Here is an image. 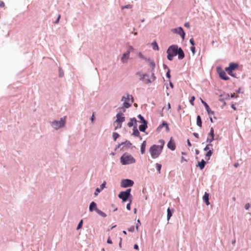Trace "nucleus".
<instances>
[{"label": "nucleus", "mask_w": 251, "mask_h": 251, "mask_svg": "<svg viewBox=\"0 0 251 251\" xmlns=\"http://www.w3.org/2000/svg\"><path fill=\"white\" fill-rule=\"evenodd\" d=\"M167 58L169 61H172L174 57L176 55L178 56V59L182 60L185 57V54L180 47H178L177 45H172L170 46L167 50Z\"/></svg>", "instance_id": "obj_1"}, {"label": "nucleus", "mask_w": 251, "mask_h": 251, "mask_svg": "<svg viewBox=\"0 0 251 251\" xmlns=\"http://www.w3.org/2000/svg\"><path fill=\"white\" fill-rule=\"evenodd\" d=\"M135 158L130 154L124 153L120 157V162L123 165H126L135 163Z\"/></svg>", "instance_id": "obj_2"}, {"label": "nucleus", "mask_w": 251, "mask_h": 251, "mask_svg": "<svg viewBox=\"0 0 251 251\" xmlns=\"http://www.w3.org/2000/svg\"><path fill=\"white\" fill-rule=\"evenodd\" d=\"M131 189L128 188L124 191H121L118 195V197L122 200L123 202L132 200V196L131 194Z\"/></svg>", "instance_id": "obj_3"}, {"label": "nucleus", "mask_w": 251, "mask_h": 251, "mask_svg": "<svg viewBox=\"0 0 251 251\" xmlns=\"http://www.w3.org/2000/svg\"><path fill=\"white\" fill-rule=\"evenodd\" d=\"M239 67V65L236 62H230L229 63L228 66L225 68V71L227 73L232 77H237L236 74L233 73V71L237 70Z\"/></svg>", "instance_id": "obj_4"}, {"label": "nucleus", "mask_w": 251, "mask_h": 251, "mask_svg": "<svg viewBox=\"0 0 251 251\" xmlns=\"http://www.w3.org/2000/svg\"><path fill=\"white\" fill-rule=\"evenodd\" d=\"M121 101H124L123 106L125 108H128L134 102V98L132 95H129L128 93H126V96H123L122 97Z\"/></svg>", "instance_id": "obj_5"}, {"label": "nucleus", "mask_w": 251, "mask_h": 251, "mask_svg": "<svg viewBox=\"0 0 251 251\" xmlns=\"http://www.w3.org/2000/svg\"><path fill=\"white\" fill-rule=\"evenodd\" d=\"M162 151V148H160L158 145H152L149 149V151L151 153V156L153 159L157 158L161 154Z\"/></svg>", "instance_id": "obj_6"}, {"label": "nucleus", "mask_w": 251, "mask_h": 251, "mask_svg": "<svg viewBox=\"0 0 251 251\" xmlns=\"http://www.w3.org/2000/svg\"><path fill=\"white\" fill-rule=\"evenodd\" d=\"M65 119L63 118H61L59 121L54 120L52 122H50L51 126L55 129H58L64 127L65 125Z\"/></svg>", "instance_id": "obj_7"}, {"label": "nucleus", "mask_w": 251, "mask_h": 251, "mask_svg": "<svg viewBox=\"0 0 251 251\" xmlns=\"http://www.w3.org/2000/svg\"><path fill=\"white\" fill-rule=\"evenodd\" d=\"M171 31L174 33L179 35L182 38V40H184L186 34L182 27L179 26L176 28H172L171 29Z\"/></svg>", "instance_id": "obj_8"}, {"label": "nucleus", "mask_w": 251, "mask_h": 251, "mask_svg": "<svg viewBox=\"0 0 251 251\" xmlns=\"http://www.w3.org/2000/svg\"><path fill=\"white\" fill-rule=\"evenodd\" d=\"M134 181L130 179H123L121 181V186L123 188H128L132 187L134 185Z\"/></svg>", "instance_id": "obj_9"}, {"label": "nucleus", "mask_w": 251, "mask_h": 251, "mask_svg": "<svg viewBox=\"0 0 251 251\" xmlns=\"http://www.w3.org/2000/svg\"><path fill=\"white\" fill-rule=\"evenodd\" d=\"M133 50V48L132 46H130L128 47L127 50L123 54L122 56L121 57V61L124 63L127 62V60L129 59L130 52Z\"/></svg>", "instance_id": "obj_10"}, {"label": "nucleus", "mask_w": 251, "mask_h": 251, "mask_svg": "<svg viewBox=\"0 0 251 251\" xmlns=\"http://www.w3.org/2000/svg\"><path fill=\"white\" fill-rule=\"evenodd\" d=\"M217 71L220 78L224 80H228L230 78L226 75V72L219 67H217Z\"/></svg>", "instance_id": "obj_11"}, {"label": "nucleus", "mask_w": 251, "mask_h": 251, "mask_svg": "<svg viewBox=\"0 0 251 251\" xmlns=\"http://www.w3.org/2000/svg\"><path fill=\"white\" fill-rule=\"evenodd\" d=\"M125 117L122 113H118L116 115V120L115 123L117 125H120V126H122V123L125 121Z\"/></svg>", "instance_id": "obj_12"}, {"label": "nucleus", "mask_w": 251, "mask_h": 251, "mask_svg": "<svg viewBox=\"0 0 251 251\" xmlns=\"http://www.w3.org/2000/svg\"><path fill=\"white\" fill-rule=\"evenodd\" d=\"M200 99H201V103L204 106L205 109L208 116H211V115H214V112L211 110V109H210L209 106L208 105V104L204 100H203L202 99L200 98Z\"/></svg>", "instance_id": "obj_13"}, {"label": "nucleus", "mask_w": 251, "mask_h": 251, "mask_svg": "<svg viewBox=\"0 0 251 251\" xmlns=\"http://www.w3.org/2000/svg\"><path fill=\"white\" fill-rule=\"evenodd\" d=\"M137 121L135 118H130L129 122L128 123L127 126L129 127L137 126Z\"/></svg>", "instance_id": "obj_14"}, {"label": "nucleus", "mask_w": 251, "mask_h": 251, "mask_svg": "<svg viewBox=\"0 0 251 251\" xmlns=\"http://www.w3.org/2000/svg\"><path fill=\"white\" fill-rule=\"evenodd\" d=\"M168 148L172 151L176 149V144L172 138H171L170 141L167 143Z\"/></svg>", "instance_id": "obj_15"}, {"label": "nucleus", "mask_w": 251, "mask_h": 251, "mask_svg": "<svg viewBox=\"0 0 251 251\" xmlns=\"http://www.w3.org/2000/svg\"><path fill=\"white\" fill-rule=\"evenodd\" d=\"M202 200L204 203L206 205H209L210 204L209 202V194L206 192H205L202 196Z\"/></svg>", "instance_id": "obj_16"}, {"label": "nucleus", "mask_w": 251, "mask_h": 251, "mask_svg": "<svg viewBox=\"0 0 251 251\" xmlns=\"http://www.w3.org/2000/svg\"><path fill=\"white\" fill-rule=\"evenodd\" d=\"M89 209L90 212H93L94 210L97 212V209H98L97 203L95 201H92L89 205Z\"/></svg>", "instance_id": "obj_17"}, {"label": "nucleus", "mask_w": 251, "mask_h": 251, "mask_svg": "<svg viewBox=\"0 0 251 251\" xmlns=\"http://www.w3.org/2000/svg\"><path fill=\"white\" fill-rule=\"evenodd\" d=\"M175 211V210L173 208H168L167 209V221H169L170 219V218L173 216V214Z\"/></svg>", "instance_id": "obj_18"}, {"label": "nucleus", "mask_w": 251, "mask_h": 251, "mask_svg": "<svg viewBox=\"0 0 251 251\" xmlns=\"http://www.w3.org/2000/svg\"><path fill=\"white\" fill-rule=\"evenodd\" d=\"M148 127V122L141 123L139 126V129L140 131L144 132Z\"/></svg>", "instance_id": "obj_19"}, {"label": "nucleus", "mask_w": 251, "mask_h": 251, "mask_svg": "<svg viewBox=\"0 0 251 251\" xmlns=\"http://www.w3.org/2000/svg\"><path fill=\"white\" fill-rule=\"evenodd\" d=\"M206 164V162L203 159H202L201 161L198 162L197 166L199 167L201 170H202L204 169Z\"/></svg>", "instance_id": "obj_20"}, {"label": "nucleus", "mask_w": 251, "mask_h": 251, "mask_svg": "<svg viewBox=\"0 0 251 251\" xmlns=\"http://www.w3.org/2000/svg\"><path fill=\"white\" fill-rule=\"evenodd\" d=\"M132 135L134 137H140V140L142 139V138L140 136V133L137 128V126H134V127L133 128Z\"/></svg>", "instance_id": "obj_21"}, {"label": "nucleus", "mask_w": 251, "mask_h": 251, "mask_svg": "<svg viewBox=\"0 0 251 251\" xmlns=\"http://www.w3.org/2000/svg\"><path fill=\"white\" fill-rule=\"evenodd\" d=\"M146 147V141H144L141 145L140 151L141 154H143L145 153Z\"/></svg>", "instance_id": "obj_22"}, {"label": "nucleus", "mask_w": 251, "mask_h": 251, "mask_svg": "<svg viewBox=\"0 0 251 251\" xmlns=\"http://www.w3.org/2000/svg\"><path fill=\"white\" fill-rule=\"evenodd\" d=\"M213 154V149L212 150H209L207 152H206L205 154V158L207 160H209L210 159V157L212 156Z\"/></svg>", "instance_id": "obj_23"}, {"label": "nucleus", "mask_w": 251, "mask_h": 251, "mask_svg": "<svg viewBox=\"0 0 251 251\" xmlns=\"http://www.w3.org/2000/svg\"><path fill=\"white\" fill-rule=\"evenodd\" d=\"M202 123L201 117L200 115H198L197 117V125L201 127L202 126Z\"/></svg>", "instance_id": "obj_24"}, {"label": "nucleus", "mask_w": 251, "mask_h": 251, "mask_svg": "<svg viewBox=\"0 0 251 251\" xmlns=\"http://www.w3.org/2000/svg\"><path fill=\"white\" fill-rule=\"evenodd\" d=\"M147 62L149 63V65L151 68V70L154 71L155 67V64L154 62L150 59H149L147 60Z\"/></svg>", "instance_id": "obj_25"}, {"label": "nucleus", "mask_w": 251, "mask_h": 251, "mask_svg": "<svg viewBox=\"0 0 251 251\" xmlns=\"http://www.w3.org/2000/svg\"><path fill=\"white\" fill-rule=\"evenodd\" d=\"M167 123L166 121H162V123L157 128V130L158 131H159L161 130V129H162L164 127H165V126H167Z\"/></svg>", "instance_id": "obj_26"}, {"label": "nucleus", "mask_w": 251, "mask_h": 251, "mask_svg": "<svg viewBox=\"0 0 251 251\" xmlns=\"http://www.w3.org/2000/svg\"><path fill=\"white\" fill-rule=\"evenodd\" d=\"M151 46L152 47V49L154 50H159V47L158 46V44L156 41H153L151 43Z\"/></svg>", "instance_id": "obj_27"}, {"label": "nucleus", "mask_w": 251, "mask_h": 251, "mask_svg": "<svg viewBox=\"0 0 251 251\" xmlns=\"http://www.w3.org/2000/svg\"><path fill=\"white\" fill-rule=\"evenodd\" d=\"M122 144H123V146H126L128 148H129L132 145V144L130 143V142L128 140H126L125 142H122Z\"/></svg>", "instance_id": "obj_28"}, {"label": "nucleus", "mask_w": 251, "mask_h": 251, "mask_svg": "<svg viewBox=\"0 0 251 251\" xmlns=\"http://www.w3.org/2000/svg\"><path fill=\"white\" fill-rule=\"evenodd\" d=\"M96 212L102 217H106L107 216V215L104 212L100 209H97Z\"/></svg>", "instance_id": "obj_29"}, {"label": "nucleus", "mask_w": 251, "mask_h": 251, "mask_svg": "<svg viewBox=\"0 0 251 251\" xmlns=\"http://www.w3.org/2000/svg\"><path fill=\"white\" fill-rule=\"evenodd\" d=\"M138 118L140 120L141 123H146L148 122L144 118V117L141 115V114H139L137 116Z\"/></svg>", "instance_id": "obj_30"}, {"label": "nucleus", "mask_w": 251, "mask_h": 251, "mask_svg": "<svg viewBox=\"0 0 251 251\" xmlns=\"http://www.w3.org/2000/svg\"><path fill=\"white\" fill-rule=\"evenodd\" d=\"M83 224V220H81L77 226L76 230H79V229H81L82 227Z\"/></svg>", "instance_id": "obj_31"}, {"label": "nucleus", "mask_w": 251, "mask_h": 251, "mask_svg": "<svg viewBox=\"0 0 251 251\" xmlns=\"http://www.w3.org/2000/svg\"><path fill=\"white\" fill-rule=\"evenodd\" d=\"M120 137V134L117 132H113V138L114 141H116V140Z\"/></svg>", "instance_id": "obj_32"}, {"label": "nucleus", "mask_w": 251, "mask_h": 251, "mask_svg": "<svg viewBox=\"0 0 251 251\" xmlns=\"http://www.w3.org/2000/svg\"><path fill=\"white\" fill-rule=\"evenodd\" d=\"M140 77V80L141 81H144L145 77H149V75L147 74H142Z\"/></svg>", "instance_id": "obj_33"}, {"label": "nucleus", "mask_w": 251, "mask_h": 251, "mask_svg": "<svg viewBox=\"0 0 251 251\" xmlns=\"http://www.w3.org/2000/svg\"><path fill=\"white\" fill-rule=\"evenodd\" d=\"M208 136L209 137H215L214 130L213 127H211L210 132L208 133Z\"/></svg>", "instance_id": "obj_34"}, {"label": "nucleus", "mask_w": 251, "mask_h": 251, "mask_svg": "<svg viewBox=\"0 0 251 251\" xmlns=\"http://www.w3.org/2000/svg\"><path fill=\"white\" fill-rule=\"evenodd\" d=\"M161 168H162L161 164H159V163H156V170L157 171V172L159 174H160V171H161Z\"/></svg>", "instance_id": "obj_35"}, {"label": "nucleus", "mask_w": 251, "mask_h": 251, "mask_svg": "<svg viewBox=\"0 0 251 251\" xmlns=\"http://www.w3.org/2000/svg\"><path fill=\"white\" fill-rule=\"evenodd\" d=\"M195 99H196L195 97L194 96L191 97V98L190 99L189 102H190V104L193 106L194 105V101H195Z\"/></svg>", "instance_id": "obj_36"}, {"label": "nucleus", "mask_w": 251, "mask_h": 251, "mask_svg": "<svg viewBox=\"0 0 251 251\" xmlns=\"http://www.w3.org/2000/svg\"><path fill=\"white\" fill-rule=\"evenodd\" d=\"M214 140H215V137H207V139H206V142H207V143H212Z\"/></svg>", "instance_id": "obj_37"}, {"label": "nucleus", "mask_w": 251, "mask_h": 251, "mask_svg": "<svg viewBox=\"0 0 251 251\" xmlns=\"http://www.w3.org/2000/svg\"><path fill=\"white\" fill-rule=\"evenodd\" d=\"M159 143L160 144V145H158L160 148H162V150H163V147L165 144V141L163 140H159Z\"/></svg>", "instance_id": "obj_38"}, {"label": "nucleus", "mask_w": 251, "mask_h": 251, "mask_svg": "<svg viewBox=\"0 0 251 251\" xmlns=\"http://www.w3.org/2000/svg\"><path fill=\"white\" fill-rule=\"evenodd\" d=\"M145 84H148L149 83H151L152 81L151 79H150L149 77H145L144 81H143Z\"/></svg>", "instance_id": "obj_39"}, {"label": "nucleus", "mask_w": 251, "mask_h": 251, "mask_svg": "<svg viewBox=\"0 0 251 251\" xmlns=\"http://www.w3.org/2000/svg\"><path fill=\"white\" fill-rule=\"evenodd\" d=\"M138 56L143 59V60H145V61H147V60L149 59L148 58H147V57H146L145 56H144L141 52H139V54H138Z\"/></svg>", "instance_id": "obj_40"}, {"label": "nucleus", "mask_w": 251, "mask_h": 251, "mask_svg": "<svg viewBox=\"0 0 251 251\" xmlns=\"http://www.w3.org/2000/svg\"><path fill=\"white\" fill-rule=\"evenodd\" d=\"M101 189L99 188H97L95 190V191L94 192V195L95 196H97L98 194L100 192Z\"/></svg>", "instance_id": "obj_41"}, {"label": "nucleus", "mask_w": 251, "mask_h": 251, "mask_svg": "<svg viewBox=\"0 0 251 251\" xmlns=\"http://www.w3.org/2000/svg\"><path fill=\"white\" fill-rule=\"evenodd\" d=\"M132 203V200L129 201V202L126 204V209L128 210L131 209V204Z\"/></svg>", "instance_id": "obj_42"}, {"label": "nucleus", "mask_w": 251, "mask_h": 251, "mask_svg": "<svg viewBox=\"0 0 251 251\" xmlns=\"http://www.w3.org/2000/svg\"><path fill=\"white\" fill-rule=\"evenodd\" d=\"M132 6L130 4H127L125 6H123L122 7V9H131L132 8Z\"/></svg>", "instance_id": "obj_43"}, {"label": "nucleus", "mask_w": 251, "mask_h": 251, "mask_svg": "<svg viewBox=\"0 0 251 251\" xmlns=\"http://www.w3.org/2000/svg\"><path fill=\"white\" fill-rule=\"evenodd\" d=\"M170 72H171V71H170V69H168V70L167 71V72L166 74V76L168 78H170L171 77Z\"/></svg>", "instance_id": "obj_44"}, {"label": "nucleus", "mask_w": 251, "mask_h": 251, "mask_svg": "<svg viewBox=\"0 0 251 251\" xmlns=\"http://www.w3.org/2000/svg\"><path fill=\"white\" fill-rule=\"evenodd\" d=\"M59 77H61L64 75V73L61 68H59Z\"/></svg>", "instance_id": "obj_45"}, {"label": "nucleus", "mask_w": 251, "mask_h": 251, "mask_svg": "<svg viewBox=\"0 0 251 251\" xmlns=\"http://www.w3.org/2000/svg\"><path fill=\"white\" fill-rule=\"evenodd\" d=\"M151 78L152 79V81H154L156 79V77L154 75V71L151 70Z\"/></svg>", "instance_id": "obj_46"}, {"label": "nucleus", "mask_w": 251, "mask_h": 251, "mask_svg": "<svg viewBox=\"0 0 251 251\" xmlns=\"http://www.w3.org/2000/svg\"><path fill=\"white\" fill-rule=\"evenodd\" d=\"M60 18H61V15L60 14H59L57 16L56 20L53 22L54 24H58L59 22Z\"/></svg>", "instance_id": "obj_47"}, {"label": "nucleus", "mask_w": 251, "mask_h": 251, "mask_svg": "<svg viewBox=\"0 0 251 251\" xmlns=\"http://www.w3.org/2000/svg\"><path fill=\"white\" fill-rule=\"evenodd\" d=\"M95 120H96V117L94 115V113H93L92 116L90 118V120L92 123H94V121H95Z\"/></svg>", "instance_id": "obj_48"}, {"label": "nucleus", "mask_w": 251, "mask_h": 251, "mask_svg": "<svg viewBox=\"0 0 251 251\" xmlns=\"http://www.w3.org/2000/svg\"><path fill=\"white\" fill-rule=\"evenodd\" d=\"M190 43L192 46H194L195 45V41L193 38H191L189 40Z\"/></svg>", "instance_id": "obj_49"}, {"label": "nucleus", "mask_w": 251, "mask_h": 251, "mask_svg": "<svg viewBox=\"0 0 251 251\" xmlns=\"http://www.w3.org/2000/svg\"><path fill=\"white\" fill-rule=\"evenodd\" d=\"M190 50L192 51V52L193 53V54H194L195 53V52H196L195 46H191L190 47Z\"/></svg>", "instance_id": "obj_50"}, {"label": "nucleus", "mask_w": 251, "mask_h": 251, "mask_svg": "<svg viewBox=\"0 0 251 251\" xmlns=\"http://www.w3.org/2000/svg\"><path fill=\"white\" fill-rule=\"evenodd\" d=\"M134 229H135V227L134 226H131L128 229V230L129 231V232H133L134 231Z\"/></svg>", "instance_id": "obj_51"}, {"label": "nucleus", "mask_w": 251, "mask_h": 251, "mask_svg": "<svg viewBox=\"0 0 251 251\" xmlns=\"http://www.w3.org/2000/svg\"><path fill=\"white\" fill-rule=\"evenodd\" d=\"M105 185H106V183H105V182H104L103 183H102L100 185V189L101 190L103 189V188L105 187Z\"/></svg>", "instance_id": "obj_52"}, {"label": "nucleus", "mask_w": 251, "mask_h": 251, "mask_svg": "<svg viewBox=\"0 0 251 251\" xmlns=\"http://www.w3.org/2000/svg\"><path fill=\"white\" fill-rule=\"evenodd\" d=\"M137 223H138L136 224V228L138 230V228H139V225H141V223H140V221L139 220H137Z\"/></svg>", "instance_id": "obj_53"}, {"label": "nucleus", "mask_w": 251, "mask_h": 251, "mask_svg": "<svg viewBox=\"0 0 251 251\" xmlns=\"http://www.w3.org/2000/svg\"><path fill=\"white\" fill-rule=\"evenodd\" d=\"M123 146V144H122V143L120 144H119L118 145L116 146L115 151H117L119 148H121V147Z\"/></svg>", "instance_id": "obj_54"}, {"label": "nucleus", "mask_w": 251, "mask_h": 251, "mask_svg": "<svg viewBox=\"0 0 251 251\" xmlns=\"http://www.w3.org/2000/svg\"><path fill=\"white\" fill-rule=\"evenodd\" d=\"M250 207V203H246L245 204V208L246 209V210H249V208Z\"/></svg>", "instance_id": "obj_55"}, {"label": "nucleus", "mask_w": 251, "mask_h": 251, "mask_svg": "<svg viewBox=\"0 0 251 251\" xmlns=\"http://www.w3.org/2000/svg\"><path fill=\"white\" fill-rule=\"evenodd\" d=\"M230 97L231 98L234 99L237 97V96L235 93H231Z\"/></svg>", "instance_id": "obj_56"}, {"label": "nucleus", "mask_w": 251, "mask_h": 251, "mask_svg": "<svg viewBox=\"0 0 251 251\" xmlns=\"http://www.w3.org/2000/svg\"><path fill=\"white\" fill-rule=\"evenodd\" d=\"M133 248H134V249H135L136 250H139V246L137 244H135L134 245Z\"/></svg>", "instance_id": "obj_57"}, {"label": "nucleus", "mask_w": 251, "mask_h": 251, "mask_svg": "<svg viewBox=\"0 0 251 251\" xmlns=\"http://www.w3.org/2000/svg\"><path fill=\"white\" fill-rule=\"evenodd\" d=\"M184 26L186 28H189L190 27V24L188 22H186L184 23Z\"/></svg>", "instance_id": "obj_58"}, {"label": "nucleus", "mask_w": 251, "mask_h": 251, "mask_svg": "<svg viewBox=\"0 0 251 251\" xmlns=\"http://www.w3.org/2000/svg\"><path fill=\"white\" fill-rule=\"evenodd\" d=\"M107 243L109 244H112V241L111 240V239H110V237H109L107 240Z\"/></svg>", "instance_id": "obj_59"}, {"label": "nucleus", "mask_w": 251, "mask_h": 251, "mask_svg": "<svg viewBox=\"0 0 251 251\" xmlns=\"http://www.w3.org/2000/svg\"><path fill=\"white\" fill-rule=\"evenodd\" d=\"M209 150H210V149H209V147H208L207 145L205 146V147L203 149V150L206 152H207L208 151H209Z\"/></svg>", "instance_id": "obj_60"}, {"label": "nucleus", "mask_w": 251, "mask_h": 251, "mask_svg": "<svg viewBox=\"0 0 251 251\" xmlns=\"http://www.w3.org/2000/svg\"><path fill=\"white\" fill-rule=\"evenodd\" d=\"M193 134L196 138H198L199 137V134L196 132H194Z\"/></svg>", "instance_id": "obj_61"}, {"label": "nucleus", "mask_w": 251, "mask_h": 251, "mask_svg": "<svg viewBox=\"0 0 251 251\" xmlns=\"http://www.w3.org/2000/svg\"><path fill=\"white\" fill-rule=\"evenodd\" d=\"M4 6V3L2 1H0V7H3Z\"/></svg>", "instance_id": "obj_62"}, {"label": "nucleus", "mask_w": 251, "mask_h": 251, "mask_svg": "<svg viewBox=\"0 0 251 251\" xmlns=\"http://www.w3.org/2000/svg\"><path fill=\"white\" fill-rule=\"evenodd\" d=\"M207 146L208 147H209V149H210L212 150L213 145H212V144H211V143H208V144L207 145Z\"/></svg>", "instance_id": "obj_63"}, {"label": "nucleus", "mask_w": 251, "mask_h": 251, "mask_svg": "<svg viewBox=\"0 0 251 251\" xmlns=\"http://www.w3.org/2000/svg\"><path fill=\"white\" fill-rule=\"evenodd\" d=\"M187 145L189 147L192 146V144L189 139L187 140Z\"/></svg>", "instance_id": "obj_64"}]
</instances>
